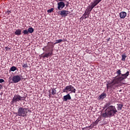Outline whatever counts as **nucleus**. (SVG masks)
Masks as SVG:
<instances>
[{
  "mask_svg": "<svg viewBox=\"0 0 130 130\" xmlns=\"http://www.w3.org/2000/svg\"><path fill=\"white\" fill-rule=\"evenodd\" d=\"M117 110H121V109H122V107H123V105H122V104H117Z\"/></svg>",
  "mask_w": 130,
  "mask_h": 130,
  "instance_id": "obj_17",
  "label": "nucleus"
},
{
  "mask_svg": "<svg viewBox=\"0 0 130 130\" xmlns=\"http://www.w3.org/2000/svg\"><path fill=\"white\" fill-rule=\"evenodd\" d=\"M116 74L117 76L114 79L112 80L111 82L107 84V89H111L113 85H117L121 83L123 80L127 79V77L129 76V71H127L125 74H122L121 73V70L118 69L116 72Z\"/></svg>",
  "mask_w": 130,
  "mask_h": 130,
  "instance_id": "obj_1",
  "label": "nucleus"
},
{
  "mask_svg": "<svg viewBox=\"0 0 130 130\" xmlns=\"http://www.w3.org/2000/svg\"><path fill=\"white\" fill-rule=\"evenodd\" d=\"M58 14L63 17H67L68 15L70 14V12L69 11L62 10L59 11Z\"/></svg>",
  "mask_w": 130,
  "mask_h": 130,
  "instance_id": "obj_8",
  "label": "nucleus"
},
{
  "mask_svg": "<svg viewBox=\"0 0 130 130\" xmlns=\"http://www.w3.org/2000/svg\"><path fill=\"white\" fill-rule=\"evenodd\" d=\"M28 108L24 107H19L18 110V112L14 113V114H16V116H21V117H25L27 116V113H28Z\"/></svg>",
  "mask_w": 130,
  "mask_h": 130,
  "instance_id": "obj_3",
  "label": "nucleus"
},
{
  "mask_svg": "<svg viewBox=\"0 0 130 130\" xmlns=\"http://www.w3.org/2000/svg\"><path fill=\"white\" fill-rule=\"evenodd\" d=\"M119 15L121 19H125V17H126L127 14L125 12H121L120 13Z\"/></svg>",
  "mask_w": 130,
  "mask_h": 130,
  "instance_id": "obj_12",
  "label": "nucleus"
},
{
  "mask_svg": "<svg viewBox=\"0 0 130 130\" xmlns=\"http://www.w3.org/2000/svg\"><path fill=\"white\" fill-rule=\"evenodd\" d=\"M59 2H63L65 0H58Z\"/></svg>",
  "mask_w": 130,
  "mask_h": 130,
  "instance_id": "obj_34",
  "label": "nucleus"
},
{
  "mask_svg": "<svg viewBox=\"0 0 130 130\" xmlns=\"http://www.w3.org/2000/svg\"><path fill=\"white\" fill-rule=\"evenodd\" d=\"M26 99V97L21 96L19 94H15L13 98L12 99V103H17V102H19V101H22V100H25Z\"/></svg>",
  "mask_w": 130,
  "mask_h": 130,
  "instance_id": "obj_4",
  "label": "nucleus"
},
{
  "mask_svg": "<svg viewBox=\"0 0 130 130\" xmlns=\"http://www.w3.org/2000/svg\"><path fill=\"white\" fill-rule=\"evenodd\" d=\"M110 105H111V103H110V102L107 103L106 104V105H105L104 108H108V107H109V106H110Z\"/></svg>",
  "mask_w": 130,
  "mask_h": 130,
  "instance_id": "obj_26",
  "label": "nucleus"
},
{
  "mask_svg": "<svg viewBox=\"0 0 130 130\" xmlns=\"http://www.w3.org/2000/svg\"><path fill=\"white\" fill-rule=\"evenodd\" d=\"M22 33L24 34V35H28V34H29V32L27 29L23 30Z\"/></svg>",
  "mask_w": 130,
  "mask_h": 130,
  "instance_id": "obj_27",
  "label": "nucleus"
},
{
  "mask_svg": "<svg viewBox=\"0 0 130 130\" xmlns=\"http://www.w3.org/2000/svg\"><path fill=\"white\" fill-rule=\"evenodd\" d=\"M57 6L58 10H60L64 8V7H66V4H64V3L63 2H60L57 3Z\"/></svg>",
  "mask_w": 130,
  "mask_h": 130,
  "instance_id": "obj_9",
  "label": "nucleus"
},
{
  "mask_svg": "<svg viewBox=\"0 0 130 130\" xmlns=\"http://www.w3.org/2000/svg\"><path fill=\"white\" fill-rule=\"evenodd\" d=\"M51 90H52V94L53 95H55V94H56V88H53Z\"/></svg>",
  "mask_w": 130,
  "mask_h": 130,
  "instance_id": "obj_24",
  "label": "nucleus"
},
{
  "mask_svg": "<svg viewBox=\"0 0 130 130\" xmlns=\"http://www.w3.org/2000/svg\"><path fill=\"white\" fill-rule=\"evenodd\" d=\"M72 99V97L70 93L67 94L66 95H64L63 98V101L67 102L68 100H71Z\"/></svg>",
  "mask_w": 130,
  "mask_h": 130,
  "instance_id": "obj_11",
  "label": "nucleus"
},
{
  "mask_svg": "<svg viewBox=\"0 0 130 130\" xmlns=\"http://www.w3.org/2000/svg\"><path fill=\"white\" fill-rule=\"evenodd\" d=\"M41 55L43 58H45V57H47V58H48L49 56H52V53H46L44 55L42 54Z\"/></svg>",
  "mask_w": 130,
  "mask_h": 130,
  "instance_id": "obj_13",
  "label": "nucleus"
},
{
  "mask_svg": "<svg viewBox=\"0 0 130 130\" xmlns=\"http://www.w3.org/2000/svg\"><path fill=\"white\" fill-rule=\"evenodd\" d=\"M49 53H52V55L53 53V48L51 49L50 52H49Z\"/></svg>",
  "mask_w": 130,
  "mask_h": 130,
  "instance_id": "obj_29",
  "label": "nucleus"
},
{
  "mask_svg": "<svg viewBox=\"0 0 130 130\" xmlns=\"http://www.w3.org/2000/svg\"><path fill=\"white\" fill-rule=\"evenodd\" d=\"M99 121H100V120L97 119L96 121L93 122V123L91 124L90 125L86 126V127L82 128V130L86 129L87 127H90V128H93V127H94V126H95V125H97V124H98V122H99Z\"/></svg>",
  "mask_w": 130,
  "mask_h": 130,
  "instance_id": "obj_7",
  "label": "nucleus"
},
{
  "mask_svg": "<svg viewBox=\"0 0 130 130\" xmlns=\"http://www.w3.org/2000/svg\"><path fill=\"white\" fill-rule=\"evenodd\" d=\"M49 96L51 97V95L50 94L49 95Z\"/></svg>",
  "mask_w": 130,
  "mask_h": 130,
  "instance_id": "obj_36",
  "label": "nucleus"
},
{
  "mask_svg": "<svg viewBox=\"0 0 130 130\" xmlns=\"http://www.w3.org/2000/svg\"><path fill=\"white\" fill-rule=\"evenodd\" d=\"M27 31H28V33L32 34L33 32H34V28H33L32 27H30L28 28Z\"/></svg>",
  "mask_w": 130,
  "mask_h": 130,
  "instance_id": "obj_18",
  "label": "nucleus"
},
{
  "mask_svg": "<svg viewBox=\"0 0 130 130\" xmlns=\"http://www.w3.org/2000/svg\"><path fill=\"white\" fill-rule=\"evenodd\" d=\"M12 12H11V11H8L7 12V14H8V15H10V14H11Z\"/></svg>",
  "mask_w": 130,
  "mask_h": 130,
  "instance_id": "obj_31",
  "label": "nucleus"
},
{
  "mask_svg": "<svg viewBox=\"0 0 130 130\" xmlns=\"http://www.w3.org/2000/svg\"><path fill=\"white\" fill-rule=\"evenodd\" d=\"M63 92L64 93H69V92H71V93H76V88H75V87L72 85H68L63 89Z\"/></svg>",
  "mask_w": 130,
  "mask_h": 130,
  "instance_id": "obj_5",
  "label": "nucleus"
},
{
  "mask_svg": "<svg viewBox=\"0 0 130 130\" xmlns=\"http://www.w3.org/2000/svg\"><path fill=\"white\" fill-rule=\"evenodd\" d=\"M22 32V30L18 29H16L14 32L15 35H21Z\"/></svg>",
  "mask_w": 130,
  "mask_h": 130,
  "instance_id": "obj_16",
  "label": "nucleus"
},
{
  "mask_svg": "<svg viewBox=\"0 0 130 130\" xmlns=\"http://www.w3.org/2000/svg\"><path fill=\"white\" fill-rule=\"evenodd\" d=\"M106 97V93H103L101 95H100L98 97L99 100H103V99H104Z\"/></svg>",
  "mask_w": 130,
  "mask_h": 130,
  "instance_id": "obj_15",
  "label": "nucleus"
},
{
  "mask_svg": "<svg viewBox=\"0 0 130 130\" xmlns=\"http://www.w3.org/2000/svg\"><path fill=\"white\" fill-rule=\"evenodd\" d=\"M17 70V67H15V66H13L10 68V71H11V72H15V71H16Z\"/></svg>",
  "mask_w": 130,
  "mask_h": 130,
  "instance_id": "obj_23",
  "label": "nucleus"
},
{
  "mask_svg": "<svg viewBox=\"0 0 130 130\" xmlns=\"http://www.w3.org/2000/svg\"><path fill=\"white\" fill-rule=\"evenodd\" d=\"M99 4V3H100L101 2H102V0H95Z\"/></svg>",
  "mask_w": 130,
  "mask_h": 130,
  "instance_id": "obj_32",
  "label": "nucleus"
},
{
  "mask_svg": "<svg viewBox=\"0 0 130 130\" xmlns=\"http://www.w3.org/2000/svg\"><path fill=\"white\" fill-rule=\"evenodd\" d=\"M89 15H90V13L87 12L86 11H85V13L83 14V16H84L85 19L88 18L89 17Z\"/></svg>",
  "mask_w": 130,
  "mask_h": 130,
  "instance_id": "obj_19",
  "label": "nucleus"
},
{
  "mask_svg": "<svg viewBox=\"0 0 130 130\" xmlns=\"http://www.w3.org/2000/svg\"><path fill=\"white\" fill-rule=\"evenodd\" d=\"M22 68H24V69H28V66L27 64V62L23 63L22 64Z\"/></svg>",
  "mask_w": 130,
  "mask_h": 130,
  "instance_id": "obj_20",
  "label": "nucleus"
},
{
  "mask_svg": "<svg viewBox=\"0 0 130 130\" xmlns=\"http://www.w3.org/2000/svg\"><path fill=\"white\" fill-rule=\"evenodd\" d=\"M98 4H99L98 2H97L95 0H94L93 2L91 3V6L88 7L91 9V10H92L93 9H94V8H95V7L98 5Z\"/></svg>",
  "mask_w": 130,
  "mask_h": 130,
  "instance_id": "obj_10",
  "label": "nucleus"
},
{
  "mask_svg": "<svg viewBox=\"0 0 130 130\" xmlns=\"http://www.w3.org/2000/svg\"><path fill=\"white\" fill-rule=\"evenodd\" d=\"M62 42V40L61 39H59L56 40V42L54 43V45H55V44H58V43H60Z\"/></svg>",
  "mask_w": 130,
  "mask_h": 130,
  "instance_id": "obj_22",
  "label": "nucleus"
},
{
  "mask_svg": "<svg viewBox=\"0 0 130 130\" xmlns=\"http://www.w3.org/2000/svg\"><path fill=\"white\" fill-rule=\"evenodd\" d=\"M48 47L49 49H52L53 47H54V45L52 42H48Z\"/></svg>",
  "mask_w": 130,
  "mask_h": 130,
  "instance_id": "obj_14",
  "label": "nucleus"
},
{
  "mask_svg": "<svg viewBox=\"0 0 130 130\" xmlns=\"http://www.w3.org/2000/svg\"><path fill=\"white\" fill-rule=\"evenodd\" d=\"M85 11L90 14L91 12H92V9H91L88 6Z\"/></svg>",
  "mask_w": 130,
  "mask_h": 130,
  "instance_id": "obj_25",
  "label": "nucleus"
},
{
  "mask_svg": "<svg viewBox=\"0 0 130 130\" xmlns=\"http://www.w3.org/2000/svg\"><path fill=\"white\" fill-rule=\"evenodd\" d=\"M54 10V9L51 8L50 9H49L47 10V12L48 13H52V12H53Z\"/></svg>",
  "mask_w": 130,
  "mask_h": 130,
  "instance_id": "obj_28",
  "label": "nucleus"
},
{
  "mask_svg": "<svg viewBox=\"0 0 130 130\" xmlns=\"http://www.w3.org/2000/svg\"><path fill=\"white\" fill-rule=\"evenodd\" d=\"M116 113H117V110L115 106H110L105 110V113H102L101 116L102 117H104V118H107L114 116Z\"/></svg>",
  "mask_w": 130,
  "mask_h": 130,
  "instance_id": "obj_2",
  "label": "nucleus"
},
{
  "mask_svg": "<svg viewBox=\"0 0 130 130\" xmlns=\"http://www.w3.org/2000/svg\"><path fill=\"white\" fill-rule=\"evenodd\" d=\"M3 87L2 84H0V89H3Z\"/></svg>",
  "mask_w": 130,
  "mask_h": 130,
  "instance_id": "obj_33",
  "label": "nucleus"
},
{
  "mask_svg": "<svg viewBox=\"0 0 130 130\" xmlns=\"http://www.w3.org/2000/svg\"><path fill=\"white\" fill-rule=\"evenodd\" d=\"M21 80V76L20 75L14 76L12 77V81L14 84H17V83H19L20 82Z\"/></svg>",
  "mask_w": 130,
  "mask_h": 130,
  "instance_id": "obj_6",
  "label": "nucleus"
},
{
  "mask_svg": "<svg viewBox=\"0 0 130 130\" xmlns=\"http://www.w3.org/2000/svg\"><path fill=\"white\" fill-rule=\"evenodd\" d=\"M121 56V60H122V61H125V58H126V55H125V54H122Z\"/></svg>",
  "mask_w": 130,
  "mask_h": 130,
  "instance_id": "obj_21",
  "label": "nucleus"
},
{
  "mask_svg": "<svg viewBox=\"0 0 130 130\" xmlns=\"http://www.w3.org/2000/svg\"><path fill=\"white\" fill-rule=\"evenodd\" d=\"M5 82V80L3 79H0V83H4Z\"/></svg>",
  "mask_w": 130,
  "mask_h": 130,
  "instance_id": "obj_30",
  "label": "nucleus"
},
{
  "mask_svg": "<svg viewBox=\"0 0 130 130\" xmlns=\"http://www.w3.org/2000/svg\"><path fill=\"white\" fill-rule=\"evenodd\" d=\"M43 50L44 51V50H45V49H44V48H43Z\"/></svg>",
  "mask_w": 130,
  "mask_h": 130,
  "instance_id": "obj_35",
  "label": "nucleus"
}]
</instances>
